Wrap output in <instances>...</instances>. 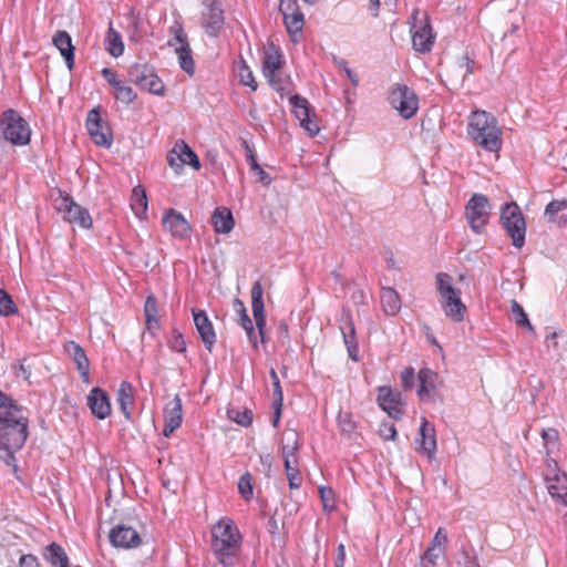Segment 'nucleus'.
<instances>
[{
    "label": "nucleus",
    "instance_id": "obj_28",
    "mask_svg": "<svg viewBox=\"0 0 567 567\" xmlns=\"http://www.w3.org/2000/svg\"><path fill=\"white\" fill-rule=\"evenodd\" d=\"M66 351L70 354V357L73 359L82 380L84 382H89L90 362H89V359H87L83 348L80 344L72 341L66 346Z\"/></svg>",
    "mask_w": 567,
    "mask_h": 567
},
{
    "label": "nucleus",
    "instance_id": "obj_41",
    "mask_svg": "<svg viewBox=\"0 0 567 567\" xmlns=\"http://www.w3.org/2000/svg\"><path fill=\"white\" fill-rule=\"evenodd\" d=\"M154 73V69L147 64H134L128 70L131 82L138 87L148 79V75Z\"/></svg>",
    "mask_w": 567,
    "mask_h": 567
},
{
    "label": "nucleus",
    "instance_id": "obj_3",
    "mask_svg": "<svg viewBox=\"0 0 567 567\" xmlns=\"http://www.w3.org/2000/svg\"><path fill=\"white\" fill-rule=\"evenodd\" d=\"M468 136L487 152L497 153L502 147V131L497 120L486 111H474L468 117Z\"/></svg>",
    "mask_w": 567,
    "mask_h": 567
},
{
    "label": "nucleus",
    "instance_id": "obj_45",
    "mask_svg": "<svg viewBox=\"0 0 567 567\" xmlns=\"http://www.w3.org/2000/svg\"><path fill=\"white\" fill-rule=\"evenodd\" d=\"M565 209H567V199H555L546 206L544 215L548 221H555L557 214Z\"/></svg>",
    "mask_w": 567,
    "mask_h": 567
},
{
    "label": "nucleus",
    "instance_id": "obj_57",
    "mask_svg": "<svg viewBox=\"0 0 567 567\" xmlns=\"http://www.w3.org/2000/svg\"><path fill=\"white\" fill-rule=\"evenodd\" d=\"M464 567H481L478 559L475 555H471L467 550L462 551Z\"/></svg>",
    "mask_w": 567,
    "mask_h": 567
},
{
    "label": "nucleus",
    "instance_id": "obj_50",
    "mask_svg": "<svg viewBox=\"0 0 567 567\" xmlns=\"http://www.w3.org/2000/svg\"><path fill=\"white\" fill-rule=\"evenodd\" d=\"M238 489L241 496L249 501L252 497V484L250 474H244L238 482Z\"/></svg>",
    "mask_w": 567,
    "mask_h": 567
},
{
    "label": "nucleus",
    "instance_id": "obj_64",
    "mask_svg": "<svg viewBox=\"0 0 567 567\" xmlns=\"http://www.w3.org/2000/svg\"><path fill=\"white\" fill-rule=\"evenodd\" d=\"M239 323L246 331V333H251V330L254 328L252 321L249 318V316L246 313L239 318Z\"/></svg>",
    "mask_w": 567,
    "mask_h": 567
},
{
    "label": "nucleus",
    "instance_id": "obj_21",
    "mask_svg": "<svg viewBox=\"0 0 567 567\" xmlns=\"http://www.w3.org/2000/svg\"><path fill=\"white\" fill-rule=\"evenodd\" d=\"M162 224L164 229L174 238L185 239L189 237L190 226L188 221L175 209H168L163 214Z\"/></svg>",
    "mask_w": 567,
    "mask_h": 567
},
{
    "label": "nucleus",
    "instance_id": "obj_63",
    "mask_svg": "<svg viewBox=\"0 0 567 567\" xmlns=\"http://www.w3.org/2000/svg\"><path fill=\"white\" fill-rule=\"evenodd\" d=\"M233 309L239 316V318L247 313L244 302L238 298L233 300Z\"/></svg>",
    "mask_w": 567,
    "mask_h": 567
},
{
    "label": "nucleus",
    "instance_id": "obj_16",
    "mask_svg": "<svg viewBox=\"0 0 567 567\" xmlns=\"http://www.w3.org/2000/svg\"><path fill=\"white\" fill-rule=\"evenodd\" d=\"M282 55L280 51L275 48L274 45H270L266 51L264 55V62H262V73L265 78H267L269 84L276 90V91H284V84L280 76V69L282 65Z\"/></svg>",
    "mask_w": 567,
    "mask_h": 567
},
{
    "label": "nucleus",
    "instance_id": "obj_10",
    "mask_svg": "<svg viewBox=\"0 0 567 567\" xmlns=\"http://www.w3.org/2000/svg\"><path fill=\"white\" fill-rule=\"evenodd\" d=\"M491 205L486 196L475 194L465 208L466 220L476 234H481L489 219Z\"/></svg>",
    "mask_w": 567,
    "mask_h": 567
},
{
    "label": "nucleus",
    "instance_id": "obj_31",
    "mask_svg": "<svg viewBox=\"0 0 567 567\" xmlns=\"http://www.w3.org/2000/svg\"><path fill=\"white\" fill-rule=\"evenodd\" d=\"M147 207H148V200H147L145 188L141 185L135 186L132 189V195H131V208H132L134 215L138 219H146L147 218Z\"/></svg>",
    "mask_w": 567,
    "mask_h": 567
},
{
    "label": "nucleus",
    "instance_id": "obj_9",
    "mask_svg": "<svg viewBox=\"0 0 567 567\" xmlns=\"http://www.w3.org/2000/svg\"><path fill=\"white\" fill-rule=\"evenodd\" d=\"M169 38L167 47L174 49L178 56L181 68L188 74L194 73V61L190 54V48L187 41V35L181 23L175 22L169 28Z\"/></svg>",
    "mask_w": 567,
    "mask_h": 567
},
{
    "label": "nucleus",
    "instance_id": "obj_32",
    "mask_svg": "<svg viewBox=\"0 0 567 567\" xmlns=\"http://www.w3.org/2000/svg\"><path fill=\"white\" fill-rule=\"evenodd\" d=\"M212 223L216 233L228 234L234 228V218L231 212L225 207L215 209L212 216Z\"/></svg>",
    "mask_w": 567,
    "mask_h": 567
},
{
    "label": "nucleus",
    "instance_id": "obj_39",
    "mask_svg": "<svg viewBox=\"0 0 567 567\" xmlns=\"http://www.w3.org/2000/svg\"><path fill=\"white\" fill-rule=\"evenodd\" d=\"M227 416L240 426H249L252 422V412L247 408L229 406Z\"/></svg>",
    "mask_w": 567,
    "mask_h": 567
},
{
    "label": "nucleus",
    "instance_id": "obj_38",
    "mask_svg": "<svg viewBox=\"0 0 567 567\" xmlns=\"http://www.w3.org/2000/svg\"><path fill=\"white\" fill-rule=\"evenodd\" d=\"M44 557L53 566L69 567L66 553L56 543H52L45 547Z\"/></svg>",
    "mask_w": 567,
    "mask_h": 567
},
{
    "label": "nucleus",
    "instance_id": "obj_23",
    "mask_svg": "<svg viewBox=\"0 0 567 567\" xmlns=\"http://www.w3.org/2000/svg\"><path fill=\"white\" fill-rule=\"evenodd\" d=\"M165 426L163 429L164 436L168 437L183 421L182 400L178 395L168 402L164 409Z\"/></svg>",
    "mask_w": 567,
    "mask_h": 567
},
{
    "label": "nucleus",
    "instance_id": "obj_51",
    "mask_svg": "<svg viewBox=\"0 0 567 567\" xmlns=\"http://www.w3.org/2000/svg\"><path fill=\"white\" fill-rule=\"evenodd\" d=\"M320 497L326 511H332L334 508V493L330 487L319 488Z\"/></svg>",
    "mask_w": 567,
    "mask_h": 567
},
{
    "label": "nucleus",
    "instance_id": "obj_12",
    "mask_svg": "<svg viewBox=\"0 0 567 567\" xmlns=\"http://www.w3.org/2000/svg\"><path fill=\"white\" fill-rule=\"evenodd\" d=\"M251 311L256 322L258 332L252 328L251 333H247V337L254 348H257L258 338L261 342L265 341L264 329L266 327L265 306L262 300L264 289L261 282L258 280L251 287Z\"/></svg>",
    "mask_w": 567,
    "mask_h": 567
},
{
    "label": "nucleus",
    "instance_id": "obj_40",
    "mask_svg": "<svg viewBox=\"0 0 567 567\" xmlns=\"http://www.w3.org/2000/svg\"><path fill=\"white\" fill-rule=\"evenodd\" d=\"M105 41L106 50L112 56L117 58L123 54L124 43L122 41L120 33L115 31L112 27L109 28Z\"/></svg>",
    "mask_w": 567,
    "mask_h": 567
},
{
    "label": "nucleus",
    "instance_id": "obj_24",
    "mask_svg": "<svg viewBox=\"0 0 567 567\" xmlns=\"http://www.w3.org/2000/svg\"><path fill=\"white\" fill-rule=\"evenodd\" d=\"M192 312H193L194 323H195V327L200 336V339L204 342L206 349L209 352H212L213 347L216 342V333L214 331V327L205 311L193 309Z\"/></svg>",
    "mask_w": 567,
    "mask_h": 567
},
{
    "label": "nucleus",
    "instance_id": "obj_55",
    "mask_svg": "<svg viewBox=\"0 0 567 567\" xmlns=\"http://www.w3.org/2000/svg\"><path fill=\"white\" fill-rule=\"evenodd\" d=\"M414 378H415L414 369L405 368L401 374L403 388L406 390H411L414 385Z\"/></svg>",
    "mask_w": 567,
    "mask_h": 567
},
{
    "label": "nucleus",
    "instance_id": "obj_42",
    "mask_svg": "<svg viewBox=\"0 0 567 567\" xmlns=\"http://www.w3.org/2000/svg\"><path fill=\"white\" fill-rule=\"evenodd\" d=\"M512 315L515 323L522 328H527L529 331H533V326L528 320L526 312L523 307L516 301L512 300Z\"/></svg>",
    "mask_w": 567,
    "mask_h": 567
},
{
    "label": "nucleus",
    "instance_id": "obj_17",
    "mask_svg": "<svg viewBox=\"0 0 567 567\" xmlns=\"http://www.w3.org/2000/svg\"><path fill=\"white\" fill-rule=\"evenodd\" d=\"M168 164L176 172L184 165H189L194 169L200 168V162L195 152L184 142L177 141L167 156Z\"/></svg>",
    "mask_w": 567,
    "mask_h": 567
},
{
    "label": "nucleus",
    "instance_id": "obj_47",
    "mask_svg": "<svg viewBox=\"0 0 567 567\" xmlns=\"http://www.w3.org/2000/svg\"><path fill=\"white\" fill-rule=\"evenodd\" d=\"M295 465L296 464H292V461H287V464L285 465V471L290 488H298L302 481L301 475Z\"/></svg>",
    "mask_w": 567,
    "mask_h": 567
},
{
    "label": "nucleus",
    "instance_id": "obj_62",
    "mask_svg": "<svg viewBox=\"0 0 567 567\" xmlns=\"http://www.w3.org/2000/svg\"><path fill=\"white\" fill-rule=\"evenodd\" d=\"M254 173L257 175L258 182L261 183L262 185L268 186L271 183V177L261 167L256 169Z\"/></svg>",
    "mask_w": 567,
    "mask_h": 567
},
{
    "label": "nucleus",
    "instance_id": "obj_36",
    "mask_svg": "<svg viewBox=\"0 0 567 567\" xmlns=\"http://www.w3.org/2000/svg\"><path fill=\"white\" fill-rule=\"evenodd\" d=\"M447 543V536L443 532V528H439L436 534L434 535L430 546L427 547L425 554L426 559L432 564V566L436 565V559L443 553L444 546Z\"/></svg>",
    "mask_w": 567,
    "mask_h": 567
},
{
    "label": "nucleus",
    "instance_id": "obj_25",
    "mask_svg": "<svg viewBox=\"0 0 567 567\" xmlns=\"http://www.w3.org/2000/svg\"><path fill=\"white\" fill-rule=\"evenodd\" d=\"M401 394L392 391L388 386H380L378 393V402L382 410H384L390 416L399 419L402 415L400 408Z\"/></svg>",
    "mask_w": 567,
    "mask_h": 567
},
{
    "label": "nucleus",
    "instance_id": "obj_27",
    "mask_svg": "<svg viewBox=\"0 0 567 567\" xmlns=\"http://www.w3.org/2000/svg\"><path fill=\"white\" fill-rule=\"evenodd\" d=\"M340 329H341V333H342L343 341L347 347L349 357L353 361H358L359 360V355H358L359 350H358V344L355 341V329H354V324L349 315H346L342 317V322H341Z\"/></svg>",
    "mask_w": 567,
    "mask_h": 567
},
{
    "label": "nucleus",
    "instance_id": "obj_15",
    "mask_svg": "<svg viewBox=\"0 0 567 567\" xmlns=\"http://www.w3.org/2000/svg\"><path fill=\"white\" fill-rule=\"evenodd\" d=\"M225 18L220 3L217 0H204L202 12V27L209 37H217L224 29Z\"/></svg>",
    "mask_w": 567,
    "mask_h": 567
},
{
    "label": "nucleus",
    "instance_id": "obj_53",
    "mask_svg": "<svg viewBox=\"0 0 567 567\" xmlns=\"http://www.w3.org/2000/svg\"><path fill=\"white\" fill-rule=\"evenodd\" d=\"M457 66L463 78H466L474 72V62L466 55L462 56L457 61Z\"/></svg>",
    "mask_w": 567,
    "mask_h": 567
},
{
    "label": "nucleus",
    "instance_id": "obj_6",
    "mask_svg": "<svg viewBox=\"0 0 567 567\" xmlns=\"http://www.w3.org/2000/svg\"><path fill=\"white\" fill-rule=\"evenodd\" d=\"M501 223L514 247L520 249L525 245L526 223L516 203L505 204L501 212Z\"/></svg>",
    "mask_w": 567,
    "mask_h": 567
},
{
    "label": "nucleus",
    "instance_id": "obj_26",
    "mask_svg": "<svg viewBox=\"0 0 567 567\" xmlns=\"http://www.w3.org/2000/svg\"><path fill=\"white\" fill-rule=\"evenodd\" d=\"M87 405L90 406L92 413L104 420L111 414V403L109 396L105 391L100 388H94L91 390L87 395Z\"/></svg>",
    "mask_w": 567,
    "mask_h": 567
},
{
    "label": "nucleus",
    "instance_id": "obj_4",
    "mask_svg": "<svg viewBox=\"0 0 567 567\" xmlns=\"http://www.w3.org/2000/svg\"><path fill=\"white\" fill-rule=\"evenodd\" d=\"M437 290L441 296V305L445 315L453 321L464 319L466 307L461 300V291L452 285V278L447 274L436 275Z\"/></svg>",
    "mask_w": 567,
    "mask_h": 567
},
{
    "label": "nucleus",
    "instance_id": "obj_52",
    "mask_svg": "<svg viewBox=\"0 0 567 567\" xmlns=\"http://www.w3.org/2000/svg\"><path fill=\"white\" fill-rule=\"evenodd\" d=\"M270 378H271L272 386H274V402H276L278 404H282V402H284V394H282V390H281V385H280V381H279L278 374L275 371V369L270 370Z\"/></svg>",
    "mask_w": 567,
    "mask_h": 567
},
{
    "label": "nucleus",
    "instance_id": "obj_46",
    "mask_svg": "<svg viewBox=\"0 0 567 567\" xmlns=\"http://www.w3.org/2000/svg\"><path fill=\"white\" fill-rule=\"evenodd\" d=\"M542 439L544 442V447L546 450V454L549 455L553 451V447H555L559 440V433L555 429H545L542 431Z\"/></svg>",
    "mask_w": 567,
    "mask_h": 567
},
{
    "label": "nucleus",
    "instance_id": "obj_22",
    "mask_svg": "<svg viewBox=\"0 0 567 567\" xmlns=\"http://www.w3.org/2000/svg\"><path fill=\"white\" fill-rule=\"evenodd\" d=\"M110 542L115 547L132 548L136 547L141 543L138 533L125 525H117L110 532Z\"/></svg>",
    "mask_w": 567,
    "mask_h": 567
},
{
    "label": "nucleus",
    "instance_id": "obj_59",
    "mask_svg": "<svg viewBox=\"0 0 567 567\" xmlns=\"http://www.w3.org/2000/svg\"><path fill=\"white\" fill-rule=\"evenodd\" d=\"M102 75L114 89H116L122 83L117 81L115 72L111 69L104 68L102 70Z\"/></svg>",
    "mask_w": 567,
    "mask_h": 567
},
{
    "label": "nucleus",
    "instance_id": "obj_19",
    "mask_svg": "<svg viewBox=\"0 0 567 567\" xmlns=\"http://www.w3.org/2000/svg\"><path fill=\"white\" fill-rule=\"evenodd\" d=\"M86 127L93 142L99 146L110 147L112 136L109 127L102 122L100 113L91 110L86 118Z\"/></svg>",
    "mask_w": 567,
    "mask_h": 567
},
{
    "label": "nucleus",
    "instance_id": "obj_49",
    "mask_svg": "<svg viewBox=\"0 0 567 567\" xmlns=\"http://www.w3.org/2000/svg\"><path fill=\"white\" fill-rule=\"evenodd\" d=\"M116 99L124 104H131L135 99L136 94L131 86L123 85L122 83L115 89Z\"/></svg>",
    "mask_w": 567,
    "mask_h": 567
},
{
    "label": "nucleus",
    "instance_id": "obj_56",
    "mask_svg": "<svg viewBox=\"0 0 567 567\" xmlns=\"http://www.w3.org/2000/svg\"><path fill=\"white\" fill-rule=\"evenodd\" d=\"M169 347L176 352H184L186 350V342L182 334H174L169 341Z\"/></svg>",
    "mask_w": 567,
    "mask_h": 567
},
{
    "label": "nucleus",
    "instance_id": "obj_18",
    "mask_svg": "<svg viewBox=\"0 0 567 567\" xmlns=\"http://www.w3.org/2000/svg\"><path fill=\"white\" fill-rule=\"evenodd\" d=\"M290 104L293 107V114L299 120L301 127L305 128L310 136L317 135L320 128L316 120L310 116L311 110L308 100L295 94L290 97Z\"/></svg>",
    "mask_w": 567,
    "mask_h": 567
},
{
    "label": "nucleus",
    "instance_id": "obj_54",
    "mask_svg": "<svg viewBox=\"0 0 567 567\" xmlns=\"http://www.w3.org/2000/svg\"><path fill=\"white\" fill-rule=\"evenodd\" d=\"M379 434L384 440H394L396 437V429L391 422H383L380 425Z\"/></svg>",
    "mask_w": 567,
    "mask_h": 567
},
{
    "label": "nucleus",
    "instance_id": "obj_8",
    "mask_svg": "<svg viewBox=\"0 0 567 567\" xmlns=\"http://www.w3.org/2000/svg\"><path fill=\"white\" fill-rule=\"evenodd\" d=\"M389 102L404 118H411L419 110V99L416 94L404 84H394L390 89Z\"/></svg>",
    "mask_w": 567,
    "mask_h": 567
},
{
    "label": "nucleus",
    "instance_id": "obj_14",
    "mask_svg": "<svg viewBox=\"0 0 567 567\" xmlns=\"http://www.w3.org/2000/svg\"><path fill=\"white\" fill-rule=\"evenodd\" d=\"M545 481L550 496L567 506V475L557 468L554 460L547 461Z\"/></svg>",
    "mask_w": 567,
    "mask_h": 567
},
{
    "label": "nucleus",
    "instance_id": "obj_13",
    "mask_svg": "<svg viewBox=\"0 0 567 567\" xmlns=\"http://www.w3.org/2000/svg\"><path fill=\"white\" fill-rule=\"evenodd\" d=\"M55 208L63 215V219L71 224H78L83 228L92 226V218L89 212L78 205L71 197L60 194L54 200Z\"/></svg>",
    "mask_w": 567,
    "mask_h": 567
},
{
    "label": "nucleus",
    "instance_id": "obj_35",
    "mask_svg": "<svg viewBox=\"0 0 567 567\" xmlns=\"http://www.w3.org/2000/svg\"><path fill=\"white\" fill-rule=\"evenodd\" d=\"M282 440V457L285 465L287 461H292V464H297L296 453L299 447L298 433L293 430H289L285 432Z\"/></svg>",
    "mask_w": 567,
    "mask_h": 567
},
{
    "label": "nucleus",
    "instance_id": "obj_48",
    "mask_svg": "<svg viewBox=\"0 0 567 567\" xmlns=\"http://www.w3.org/2000/svg\"><path fill=\"white\" fill-rule=\"evenodd\" d=\"M238 76L240 79V83L244 85L249 86L252 91L257 89V82L255 81L252 72L244 62H241L238 68Z\"/></svg>",
    "mask_w": 567,
    "mask_h": 567
},
{
    "label": "nucleus",
    "instance_id": "obj_20",
    "mask_svg": "<svg viewBox=\"0 0 567 567\" xmlns=\"http://www.w3.org/2000/svg\"><path fill=\"white\" fill-rule=\"evenodd\" d=\"M416 451L427 456L429 460L435 458L436 453V435L435 427L426 419H422L419 434L415 440Z\"/></svg>",
    "mask_w": 567,
    "mask_h": 567
},
{
    "label": "nucleus",
    "instance_id": "obj_33",
    "mask_svg": "<svg viewBox=\"0 0 567 567\" xmlns=\"http://www.w3.org/2000/svg\"><path fill=\"white\" fill-rule=\"evenodd\" d=\"M420 381V388L417 395L422 401H426L431 398V391L436 386L437 374L430 369H421L417 374Z\"/></svg>",
    "mask_w": 567,
    "mask_h": 567
},
{
    "label": "nucleus",
    "instance_id": "obj_2",
    "mask_svg": "<svg viewBox=\"0 0 567 567\" xmlns=\"http://www.w3.org/2000/svg\"><path fill=\"white\" fill-rule=\"evenodd\" d=\"M241 546V536L236 524L223 518L212 528V548L217 560L224 567L235 565Z\"/></svg>",
    "mask_w": 567,
    "mask_h": 567
},
{
    "label": "nucleus",
    "instance_id": "obj_30",
    "mask_svg": "<svg viewBox=\"0 0 567 567\" xmlns=\"http://www.w3.org/2000/svg\"><path fill=\"white\" fill-rule=\"evenodd\" d=\"M135 390L133 385L123 381L117 390V403L126 420H131V409L134 404Z\"/></svg>",
    "mask_w": 567,
    "mask_h": 567
},
{
    "label": "nucleus",
    "instance_id": "obj_44",
    "mask_svg": "<svg viewBox=\"0 0 567 567\" xmlns=\"http://www.w3.org/2000/svg\"><path fill=\"white\" fill-rule=\"evenodd\" d=\"M140 87L155 95H163L165 90L163 81L155 72L150 74L148 79Z\"/></svg>",
    "mask_w": 567,
    "mask_h": 567
},
{
    "label": "nucleus",
    "instance_id": "obj_37",
    "mask_svg": "<svg viewBox=\"0 0 567 567\" xmlns=\"http://www.w3.org/2000/svg\"><path fill=\"white\" fill-rule=\"evenodd\" d=\"M146 328L148 331L156 330L159 326L157 300L154 295H148L144 305Z\"/></svg>",
    "mask_w": 567,
    "mask_h": 567
},
{
    "label": "nucleus",
    "instance_id": "obj_58",
    "mask_svg": "<svg viewBox=\"0 0 567 567\" xmlns=\"http://www.w3.org/2000/svg\"><path fill=\"white\" fill-rule=\"evenodd\" d=\"M339 425L342 432L350 433L354 425L348 414L339 415Z\"/></svg>",
    "mask_w": 567,
    "mask_h": 567
},
{
    "label": "nucleus",
    "instance_id": "obj_5",
    "mask_svg": "<svg viewBox=\"0 0 567 567\" xmlns=\"http://www.w3.org/2000/svg\"><path fill=\"white\" fill-rule=\"evenodd\" d=\"M0 130L3 138L14 146H24L30 143V125L17 111L12 109L2 113L0 118Z\"/></svg>",
    "mask_w": 567,
    "mask_h": 567
},
{
    "label": "nucleus",
    "instance_id": "obj_7",
    "mask_svg": "<svg viewBox=\"0 0 567 567\" xmlns=\"http://www.w3.org/2000/svg\"><path fill=\"white\" fill-rule=\"evenodd\" d=\"M410 20L412 21L410 31L413 49L420 53L430 52L434 44L435 35L429 24L426 13L415 9Z\"/></svg>",
    "mask_w": 567,
    "mask_h": 567
},
{
    "label": "nucleus",
    "instance_id": "obj_60",
    "mask_svg": "<svg viewBox=\"0 0 567 567\" xmlns=\"http://www.w3.org/2000/svg\"><path fill=\"white\" fill-rule=\"evenodd\" d=\"M21 567H40L38 558L33 555H22L20 557Z\"/></svg>",
    "mask_w": 567,
    "mask_h": 567
},
{
    "label": "nucleus",
    "instance_id": "obj_11",
    "mask_svg": "<svg viewBox=\"0 0 567 567\" xmlns=\"http://www.w3.org/2000/svg\"><path fill=\"white\" fill-rule=\"evenodd\" d=\"M279 10L284 17L286 30L293 43L300 42L305 25V16L296 0H280Z\"/></svg>",
    "mask_w": 567,
    "mask_h": 567
},
{
    "label": "nucleus",
    "instance_id": "obj_29",
    "mask_svg": "<svg viewBox=\"0 0 567 567\" xmlns=\"http://www.w3.org/2000/svg\"><path fill=\"white\" fill-rule=\"evenodd\" d=\"M52 41L64 58L68 69L72 70L74 64V47L72 45L70 34L66 31H58Z\"/></svg>",
    "mask_w": 567,
    "mask_h": 567
},
{
    "label": "nucleus",
    "instance_id": "obj_1",
    "mask_svg": "<svg viewBox=\"0 0 567 567\" xmlns=\"http://www.w3.org/2000/svg\"><path fill=\"white\" fill-rule=\"evenodd\" d=\"M28 437V417L22 406L0 391V460L16 468L14 453Z\"/></svg>",
    "mask_w": 567,
    "mask_h": 567
},
{
    "label": "nucleus",
    "instance_id": "obj_43",
    "mask_svg": "<svg viewBox=\"0 0 567 567\" xmlns=\"http://www.w3.org/2000/svg\"><path fill=\"white\" fill-rule=\"evenodd\" d=\"M18 312V307L11 296L3 289H0V316L9 317Z\"/></svg>",
    "mask_w": 567,
    "mask_h": 567
},
{
    "label": "nucleus",
    "instance_id": "obj_34",
    "mask_svg": "<svg viewBox=\"0 0 567 567\" xmlns=\"http://www.w3.org/2000/svg\"><path fill=\"white\" fill-rule=\"evenodd\" d=\"M380 299L382 309L386 315L394 316L400 311L401 299L393 288H382Z\"/></svg>",
    "mask_w": 567,
    "mask_h": 567
},
{
    "label": "nucleus",
    "instance_id": "obj_61",
    "mask_svg": "<svg viewBox=\"0 0 567 567\" xmlns=\"http://www.w3.org/2000/svg\"><path fill=\"white\" fill-rule=\"evenodd\" d=\"M346 561V547L343 544H339L337 549V557L334 560V567H344Z\"/></svg>",
    "mask_w": 567,
    "mask_h": 567
}]
</instances>
